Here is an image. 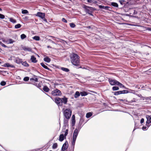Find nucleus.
I'll return each mask as SVG.
<instances>
[{
  "instance_id": "1",
  "label": "nucleus",
  "mask_w": 151,
  "mask_h": 151,
  "mask_svg": "<svg viewBox=\"0 0 151 151\" xmlns=\"http://www.w3.org/2000/svg\"><path fill=\"white\" fill-rule=\"evenodd\" d=\"M54 101L58 106L59 107V106H62L63 103L65 104H67L68 102V98L65 96L61 98L57 97L55 98Z\"/></svg>"
},
{
  "instance_id": "2",
  "label": "nucleus",
  "mask_w": 151,
  "mask_h": 151,
  "mask_svg": "<svg viewBox=\"0 0 151 151\" xmlns=\"http://www.w3.org/2000/svg\"><path fill=\"white\" fill-rule=\"evenodd\" d=\"M70 61L72 64L75 66L78 65L79 63V57L75 53H73L70 56Z\"/></svg>"
},
{
  "instance_id": "3",
  "label": "nucleus",
  "mask_w": 151,
  "mask_h": 151,
  "mask_svg": "<svg viewBox=\"0 0 151 151\" xmlns=\"http://www.w3.org/2000/svg\"><path fill=\"white\" fill-rule=\"evenodd\" d=\"M83 7L85 11L86 14H88L92 16H93L92 14L93 11L96 10V9L95 8L88 6L86 5H84Z\"/></svg>"
},
{
  "instance_id": "4",
  "label": "nucleus",
  "mask_w": 151,
  "mask_h": 151,
  "mask_svg": "<svg viewBox=\"0 0 151 151\" xmlns=\"http://www.w3.org/2000/svg\"><path fill=\"white\" fill-rule=\"evenodd\" d=\"M79 131L77 129H75L74 130L73 133L71 145H75L76 141Z\"/></svg>"
},
{
  "instance_id": "5",
  "label": "nucleus",
  "mask_w": 151,
  "mask_h": 151,
  "mask_svg": "<svg viewBox=\"0 0 151 151\" xmlns=\"http://www.w3.org/2000/svg\"><path fill=\"white\" fill-rule=\"evenodd\" d=\"M64 116L67 119H70L72 114V111L70 109H66L63 112Z\"/></svg>"
},
{
  "instance_id": "6",
  "label": "nucleus",
  "mask_w": 151,
  "mask_h": 151,
  "mask_svg": "<svg viewBox=\"0 0 151 151\" xmlns=\"http://www.w3.org/2000/svg\"><path fill=\"white\" fill-rule=\"evenodd\" d=\"M38 17H40L42 19V20L44 22H47V21L46 19L45 18V13L41 12H38Z\"/></svg>"
},
{
  "instance_id": "7",
  "label": "nucleus",
  "mask_w": 151,
  "mask_h": 151,
  "mask_svg": "<svg viewBox=\"0 0 151 151\" xmlns=\"http://www.w3.org/2000/svg\"><path fill=\"white\" fill-rule=\"evenodd\" d=\"M51 94L53 96H58L61 95L62 93L60 90L56 89L53 91L52 92Z\"/></svg>"
},
{
  "instance_id": "8",
  "label": "nucleus",
  "mask_w": 151,
  "mask_h": 151,
  "mask_svg": "<svg viewBox=\"0 0 151 151\" xmlns=\"http://www.w3.org/2000/svg\"><path fill=\"white\" fill-rule=\"evenodd\" d=\"M108 81L110 84L111 86L117 85V83L119 82L116 80L111 78H109Z\"/></svg>"
},
{
  "instance_id": "9",
  "label": "nucleus",
  "mask_w": 151,
  "mask_h": 151,
  "mask_svg": "<svg viewBox=\"0 0 151 151\" xmlns=\"http://www.w3.org/2000/svg\"><path fill=\"white\" fill-rule=\"evenodd\" d=\"M146 117L147 119V121L146 122V126L147 127H149L150 125H149L148 124L150 123H151V115H146Z\"/></svg>"
},
{
  "instance_id": "10",
  "label": "nucleus",
  "mask_w": 151,
  "mask_h": 151,
  "mask_svg": "<svg viewBox=\"0 0 151 151\" xmlns=\"http://www.w3.org/2000/svg\"><path fill=\"white\" fill-rule=\"evenodd\" d=\"M119 101H122L124 104H128L129 103H132L133 102H136L135 100H132L130 101H128L126 99H118Z\"/></svg>"
},
{
  "instance_id": "11",
  "label": "nucleus",
  "mask_w": 151,
  "mask_h": 151,
  "mask_svg": "<svg viewBox=\"0 0 151 151\" xmlns=\"http://www.w3.org/2000/svg\"><path fill=\"white\" fill-rule=\"evenodd\" d=\"M68 142L66 141V142L63 144L61 149V151H64L66 150L68 148Z\"/></svg>"
},
{
  "instance_id": "12",
  "label": "nucleus",
  "mask_w": 151,
  "mask_h": 151,
  "mask_svg": "<svg viewBox=\"0 0 151 151\" xmlns=\"http://www.w3.org/2000/svg\"><path fill=\"white\" fill-rule=\"evenodd\" d=\"M99 8L100 9H102L106 10H110V9H108L109 8H110V7L108 6H102L101 5H99L98 6Z\"/></svg>"
},
{
  "instance_id": "13",
  "label": "nucleus",
  "mask_w": 151,
  "mask_h": 151,
  "mask_svg": "<svg viewBox=\"0 0 151 151\" xmlns=\"http://www.w3.org/2000/svg\"><path fill=\"white\" fill-rule=\"evenodd\" d=\"M43 90L45 92H48L50 90L49 88L46 86H43Z\"/></svg>"
},
{
  "instance_id": "14",
  "label": "nucleus",
  "mask_w": 151,
  "mask_h": 151,
  "mask_svg": "<svg viewBox=\"0 0 151 151\" xmlns=\"http://www.w3.org/2000/svg\"><path fill=\"white\" fill-rule=\"evenodd\" d=\"M14 60L15 62L17 64H19L22 62V60L19 58L18 57L15 58Z\"/></svg>"
},
{
  "instance_id": "15",
  "label": "nucleus",
  "mask_w": 151,
  "mask_h": 151,
  "mask_svg": "<svg viewBox=\"0 0 151 151\" xmlns=\"http://www.w3.org/2000/svg\"><path fill=\"white\" fill-rule=\"evenodd\" d=\"M65 138L63 134H61L60 135L59 137V140L60 142L63 141Z\"/></svg>"
},
{
  "instance_id": "16",
  "label": "nucleus",
  "mask_w": 151,
  "mask_h": 151,
  "mask_svg": "<svg viewBox=\"0 0 151 151\" xmlns=\"http://www.w3.org/2000/svg\"><path fill=\"white\" fill-rule=\"evenodd\" d=\"M82 124L83 123L79 122L78 125L77 127V128L76 129H77L80 131L81 129L83 126V125H82Z\"/></svg>"
},
{
  "instance_id": "17",
  "label": "nucleus",
  "mask_w": 151,
  "mask_h": 151,
  "mask_svg": "<svg viewBox=\"0 0 151 151\" xmlns=\"http://www.w3.org/2000/svg\"><path fill=\"white\" fill-rule=\"evenodd\" d=\"M22 49L25 51H28L29 52L31 51V49L30 48L27 47H23Z\"/></svg>"
},
{
  "instance_id": "18",
  "label": "nucleus",
  "mask_w": 151,
  "mask_h": 151,
  "mask_svg": "<svg viewBox=\"0 0 151 151\" xmlns=\"http://www.w3.org/2000/svg\"><path fill=\"white\" fill-rule=\"evenodd\" d=\"M44 60L45 62L49 63L51 61V59L47 57L44 58Z\"/></svg>"
},
{
  "instance_id": "19",
  "label": "nucleus",
  "mask_w": 151,
  "mask_h": 151,
  "mask_svg": "<svg viewBox=\"0 0 151 151\" xmlns=\"http://www.w3.org/2000/svg\"><path fill=\"white\" fill-rule=\"evenodd\" d=\"M14 41L11 39H9L7 40L6 43L7 44H12L14 42Z\"/></svg>"
},
{
  "instance_id": "20",
  "label": "nucleus",
  "mask_w": 151,
  "mask_h": 151,
  "mask_svg": "<svg viewBox=\"0 0 151 151\" xmlns=\"http://www.w3.org/2000/svg\"><path fill=\"white\" fill-rule=\"evenodd\" d=\"M68 119H66L65 118H64L63 119V124L64 126L66 127L68 125Z\"/></svg>"
},
{
  "instance_id": "21",
  "label": "nucleus",
  "mask_w": 151,
  "mask_h": 151,
  "mask_svg": "<svg viewBox=\"0 0 151 151\" xmlns=\"http://www.w3.org/2000/svg\"><path fill=\"white\" fill-rule=\"evenodd\" d=\"M88 94L87 92L85 91L80 92V94L82 96H86Z\"/></svg>"
},
{
  "instance_id": "22",
  "label": "nucleus",
  "mask_w": 151,
  "mask_h": 151,
  "mask_svg": "<svg viewBox=\"0 0 151 151\" xmlns=\"http://www.w3.org/2000/svg\"><path fill=\"white\" fill-rule=\"evenodd\" d=\"M4 66L7 67H11L12 68H14V66L12 64H10L9 63H6L4 64Z\"/></svg>"
},
{
  "instance_id": "23",
  "label": "nucleus",
  "mask_w": 151,
  "mask_h": 151,
  "mask_svg": "<svg viewBox=\"0 0 151 151\" xmlns=\"http://www.w3.org/2000/svg\"><path fill=\"white\" fill-rule=\"evenodd\" d=\"M117 85L119 86L120 88H124L125 89H127V88L125 87V86L122 83L118 82L117 83Z\"/></svg>"
},
{
  "instance_id": "24",
  "label": "nucleus",
  "mask_w": 151,
  "mask_h": 151,
  "mask_svg": "<svg viewBox=\"0 0 151 151\" xmlns=\"http://www.w3.org/2000/svg\"><path fill=\"white\" fill-rule=\"evenodd\" d=\"M60 69L63 71L66 72H68L70 71L69 69L68 68H65L64 67H61Z\"/></svg>"
},
{
  "instance_id": "25",
  "label": "nucleus",
  "mask_w": 151,
  "mask_h": 151,
  "mask_svg": "<svg viewBox=\"0 0 151 151\" xmlns=\"http://www.w3.org/2000/svg\"><path fill=\"white\" fill-rule=\"evenodd\" d=\"M92 113L91 112L87 113L86 114V117L87 118H89L92 116Z\"/></svg>"
},
{
  "instance_id": "26",
  "label": "nucleus",
  "mask_w": 151,
  "mask_h": 151,
  "mask_svg": "<svg viewBox=\"0 0 151 151\" xmlns=\"http://www.w3.org/2000/svg\"><path fill=\"white\" fill-rule=\"evenodd\" d=\"M41 65L44 68H45V69H47L48 70H50V69L44 63H41Z\"/></svg>"
},
{
  "instance_id": "27",
  "label": "nucleus",
  "mask_w": 151,
  "mask_h": 151,
  "mask_svg": "<svg viewBox=\"0 0 151 151\" xmlns=\"http://www.w3.org/2000/svg\"><path fill=\"white\" fill-rule=\"evenodd\" d=\"M80 95H81L79 91H76L74 95V97L75 98H77L80 96Z\"/></svg>"
},
{
  "instance_id": "28",
  "label": "nucleus",
  "mask_w": 151,
  "mask_h": 151,
  "mask_svg": "<svg viewBox=\"0 0 151 151\" xmlns=\"http://www.w3.org/2000/svg\"><path fill=\"white\" fill-rule=\"evenodd\" d=\"M116 96L122 94L121 91H116L113 93Z\"/></svg>"
},
{
  "instance_id": "29",
  "label": "nucleus",
  "mask_w": 151,
  "mask_h": 151,
  "mask_svg": "<svg viewBox=\"0 0 151 151\" xmlns=\"http://www.w3.org/2000/svg\"><path fill=\"white\" fill-rule=\"evenodd\" d=\"M111 5L114 7H118V4L116 2H111Z\"/></svg>"
},
{
  "instance_id": "30",
  "label": "nucleus",
  "mask_w": 151,
  "mask_h": 151,
  "mask_svg": "<svg viewBox=\"0 0 151 151\" xmlns=\"http://www.w3.org/2000/svg\"><path fill=\"white\" fill-rule=\"evenodd\" d=\"M84 121V119L83 116H81L79 120V122L83 123Z\"/></svg>"
},
{
  "instance_id": "31",
  "label": "nucleus",
  "mask_w": 151,
  "mask_h": 151,
  "mask_svg": "<svg viewBox=\"0 0 151 151\" xmlns=\"http://www.w3.org/2000/svg\"><path fill=\"white\" fill-rule=\"evenodd\" d=\"M87 2L88 3H91L94 4L96 3L97 2L96 1L94 0H87Z\"/></svg>"
},
{
  "instance_id": "32",
  "label": "nucleus",
  "mask_w": 151,
  "mask_h": 151,
  "mask_svg": "<svg viewBox=\"0 0 151 151\" xmlns=\"http://www.w3.org/2000/svg\"><path fill=\"white\" fill-rule=\"evenodd\" d=\"M31 60L34 63L36 62V58L33 56H32L31 57Z\"/></svg>"
},
{
  "instance_id": "33",
  "label": "nucleus",
  "mask_w": 151,
  "mask_h": 151,
  "mask_svg": "<svg viewBox=\"0 0 151 151\" xmlns=\"http://www.w3.org/2000/svg\"><path fill=\"white\" fill-rule=\"evenodd\" d=\"M58 147V145L56 143H54L53 144L52 146V148L53 149H55Z\"/></svg>"
},
{
  "instance_id": "34",
  "label": "nucleus",
  "mask_w": 151,
  "mask_h": 151,
  "mask_svg": "<svg viewBox=\"0 0 151 151\" xmlns=\"http://www.w3.org/2000/svg\"><path fill=\"white\" fill-rule=\"evenodd\" d=\"M119 87L114 86L112 87V90L113 91H117L119 90Z\"/></svg>"
},
{
  "instance_id": "35",
  "label": "nucleus",
  "mask_w": 151,
  "mask_h": 151,
  "mask_svg": "<svg viewBox=\"0 0 151 151\" xmlns=\"http://www.w3.org/2000/svg\"><path fill=\"white\" fill-rule=\"evenodd\" d=\"M9 21L10 22L13 23H14L16 22V21L12 18H10Z\"/></svg>"
},
{
  "instance_id": "36",
  "label": "nucleus",
  "mask_w": 151,
  "mask_h": 151,
  "mask_svg": "<svg viewBox=\"0 0 151 151\" xmlns=\"http://www.w3.org/2000/svg\"><path fill=\"white\" fill-rule=\"evenodd\" d=\"M21 63H22V65H24L25 66L27 67L29 66V65L28 64V63L26 62H22V61Z\"/></svg>"
},
{
  "instance_id": "37",
  "label": "nucleus",
  "mask_w": 151,
  "mask_h": 151,
  "mask_svg": "<svg viewBox=\"0 0 151 151\" xmlns=\"http://www.w3.org/2000/svg\"><path fill=\"white\" fill-rule=\"evenodd\" d=\"M70 27L72 28H73L76 27V25L73 23H71L69 24Z\"/></svg>"
},
{
  "instance_id": "38",
  "label": "nucleus",
  "mask_w": 151,
  "mask_h": 151,
  "mask_svg": "<svg viewBox=\"0 0 151 151\" xmlns=\"http://www.w3.org/2000/svg\"><path fill=\"white\" fill-rule=\"evenodd\" d=\"M21 27V25L19 24H17L15 26V28L16 29L20 28Z\"/></svg>"
},
{
  "instance_id": "39",
  "label": "nucleus",
  "mask_w": 151,
  "mask_h": 151,
  "mask_svg": "<svg viewBox=\"0 0 151 151\" xmlns=\"http://www.w3.org/2000/svg\"><path fill=\"white\" fill-rule=\"evenodd\" d=\"M76 122V121L75 119H72V126L74 125Z\"/></svg>"
},
{
  "instance_id": "40",
  "label": "nucleus",
  "mask_w": 151,
  "mask_h": 151,
  "mask_svg": "<svg viewBox=\"0 0 151 151\" xmlns=\"http://www.w3.org/2000/svg\"><path fill=\"white\" fill-rule=\"evenodd\" d=\"M26 37V35L24 34H22L21 35V38L22 39H24Z\"/></svg>"
},
{
  "instance_id": "41",
  "label": "nucleus",
  "mask_w": 151,
  "mask_h": 151,
  "mask_svg": "<svg viewBox=\"0 0 151 151\" xmlns=\"http://www.w3.org/2000/svg\"><path fill=\"white\" fill-rule=\"evenodd\" d=\"M22 13L23 14H26L28 13V11L26 10H23L22 11Z\"/></svg>"
},
{
  "instance_id": "42",
  "label": "nucleus",
  "mask_w": 151,
  "mask_h": 151,
  "mask_svg": "<svg viewBox=\"0 0 151 151\" xmlns=\"http://www.w3.org/2000/svg\"><path fill=\"white\" fill-rule=\"evenodd\" d=\"M122 94H125L127 93V90H124L121 91Z\"/></svg>"
},
{
  "instance_id": "43",
  "label": "nucleus",
  "mask_w": 151,
  "mask_h": 151,
  "mask_svg": "<svg viewBox=\"0 0 151 151\" xmlns=\"http://www.w3.org/2000/svg\"><path fill=\"white\" fill-rule=\"evenodd\" d=\"M127 89H128V90H127V91L128 92H127V93H132L133 92V90H131V89H129L128 88H127Z\"/></svg>"
},
{
  "instance_id": "44",
  "label": "nucleus",
  "mask_w": 151,
  "mask_h": 151,
  "mask_svg": "<svg viewBox=\"0 0 151 151\" xmlns=\"http://www.w3.org/2000/svg\"><path fill=\"white\" fill-rule=\"evenodd\" d=\"M29 77H26L24 78L23 80L25 81H27L29 80Z\"/></svg>"
},
{
  "instance_id": "45",
  "label": "nucleus",
  "mask_w": 151,
  "mask_h": 151,
  "mask_svg": "<svg viewBox=\"0 0 151 151\" xmlns=\"http://www.w3.org/2000/svg\"><path fill=\"white\" fill-rule=\"evenodd\" d=\"M0 45L2 47H7L3 43L1 42H0Z\"/></svg>"
},
{
  "instance_id": "46",
  "label": "nucleus",
  "mask_w": 151,
  "mask_h": 151,
  "mask_svg": "<svg viewBox=\"0 0 151 151\" xmlns=\"http://www.w3.org/2000/svg\"><path fill=\"white\" fill-rule=\"evenodd\" d=\"M30 80H33L37 82V78H31Z\"/></svg>"
},
{
  "instance_id": "47",
  "label": "nucleus",
  "mask_w": 151,
  "mask_h": 151,
  "mask_svg": "<svg viewBox=\"0 0 151 151\" xmlns=\"http://www.w3.org/2000/svg\"><path fill=\"white\" fill-rule=\"evenodd\" d=\"M6 84V83L4 81H2L0 83L1 85L2 86H5Z\"/></svg>"
},
{
  "instance_id": "48",
  "label": "nucleus",
  "mask_w": 151,
  "mask_h": 151,
  "mask_svg": "<svg viewBox=\"0 0 151 151\" xmlns=\"http://www.w3.org/2000/svg\"><path fill=\"white\" fill-rule=\"evenodd\" d=\"M5 18L4 16L1 14H0V18L1 19H3Z\"/></svg>"
},
{
  "instance_id": "49",
  "label": "nucleus",
  "mask_w": 151,
  "mask_h": 151,
  "mask_svg": "<svg viewBox=\"0 0 151 151\" xmlns=\"http://www.w3.org/2000/svg\"><path fill=\"white\" fill-rule=\"evenodd\" d=\"M14 58H14V56H10V57L9 58V60H12Z\"/></svg>"
},
{
  "instance_id": "50",
  "label": "nucleus",
  "mask_w": 151,
  "mask_h": 151,
  "mask_svg": "<svg viewBox=\"0 0 151 151\" xmlns=\"http://www.w3.org/2000/svg\"><path fill=\"white\" fill-rule=\"evenodd\" d=\"M62 21L64 22H65V23H67V20L65 18H63L62 19Z\"/></svg>"
},
{
  "instance_id": "51",
  "label": "nucleus",
  "mask_w": 151,
  "mask_h": 151,
  "mask_svg": "<svg viewBox=\"0 0 151 151\" xmlns=\"http://www.w3.org/2000/svg\"><path fill=\"white\" fill-rule=\"evenodd\" d=\"M75 145H72V150H70V151H74V147H75Z\"/></svg>"
},
{
  "instance_id": "52",
  "label": "nucleus",
  "mask_w": 151,
  "mask_h": 151,
  "mask_svg": "<svg viewBox=\"0 0 151 151\" xmlns=\"http://www.w3.org/2000/svg\"><path fill=\"white\" fill-rule=\"evenodd\" d=\"M144 119L143 118H142L140 120V123L142 124L144 122Z\"/></svg>"
},
{
  "instance_id": "53",
  "label": "nucleus",
  "mask_w": 151,
  "mask_h": 151,
  "mask_svg": "<svg viewBox=\"0 0 151 151\" xmlns=\"http://www.w3.org/2000/svg\"><path fill=\"white\" fill-rule=\"evenodd\" d=\"M33 38L35 40H38V36H35L33 37Z\"/></svg>"
},
{
  "instance_id": "54",
  "label": "nucleus",
  "mask_w": 151,
  "mask_h": 151,
  "mask_svg": "<svg viewBox=\"0 0 151 151\" xmlns=\"http://www.w3.org/2000/svg\"><path fill=\"white\" fill-rule=\"evenodd\" d=\"M124 1V0H122V1H119V2H120V4L122 5H123L124 4V3H123V2Z\"/></svg>"
},
{
  "instance_id": "55",
  "label": "nucleus",
  "mask_w": 151,
  "mask_h": 151,
  "mask_svg": "<svg viewBox=\"0 0 151 151\" xmlns=\"http://www.w3.org/2000/svg\"><path fill=\"white\" fill-rule=\"evenodd\" d=\"M136 95L139 97L141 98L142 97V96L141 94H138L136 93Z\"/></svg>"
},
{
  "instance_id": "56",
  "label": "nucleus",
  "mask_w": 151,
  "mask_h": 151,
  "mask_svg": "<svg viewBox=\"0 0 151 151\" xmlns=\"http://www.w3.org/2000/svg\"><path fill=\"white\" fill-rule=\"evenodd\" d=\"M147 128V127L146 126H143L142 128L143 130H144L146 129Z\"/></svg>"
},
{
  "instance_id": "57",
  "label": "nucleus",
  "mask_w": 151,
  "mask_h": 151,
  "mask_svg": "<svg viewBox=\"0 0 151 151\" xmlns=\"http://www.w3.org/2000/svg\"><path fill=\"white\" fill-rule=\"evenodd\" d=\"M41 87V85L38 84V88H39L42 91H43L42 90L41 88H40Z\"/></svg>"
},
{
  "instance_id": "58",
  "label": "nucleus",
  "mask_w": 151,
  "mask_h": 151,
  "mask_svg": "<svg viewBox=\"0 0 151 151\" xmlns=\"http://www.w3.org/2000/svg\"><path fill=\"white\" fill-rule=\"evenodd\" d=\"M136 123H135V126L134 127L133 131H134L135 129H136L137 128H138V127H137L136 126Z\"/></svg>"
},
{
  "instance_id": "59",
  "label": "nucleus",
  "mask_w": 151,
  "mask_h": 151,
  "mask_svg": "<svg viewBox=\"0 0 151 151\" xmlns=\"http://www.w3.org/2000/svg\"><path fill=\"white\" fill-rule=\"evenodd\" d=\"M137 12L135 10H134V12L133 13V15H135L136 14H137Z\"/></svg>"
},
{
  "instance_id": "60",
  "label": "nucleus",
  "mask_w": 151,
  "mask_h": 151,
  "mask_svg": "<svg viewBox=\"0 0 151 151\" xmlns=\"http://www.w3.org/2000/svg\"><path fill=\"white\" fill-rule=\"evenodd\" d=\"M146 100H151V97H148L147 98Z\"/></svg>"
},
{
  "instance_id": "61",
  "label": "nucleus",
  "mask_w": 151,
  "mask_h": 151,
  "mask_svg": "<svg viewBox=\"0 0 151 151\" xmlns=\"http://www.w3.org/2000/svg\"><path fill=\"white\" fill-rule=\"evenodd\" d=\"M48 40L50 42H52V43H53V44H55V42L53 41H52V40H50V39H49Z\"/></svg>"
},
{
  "instance_id": "62",
  "label": "nucleus",
  "mask_w": 151,
  "mask_h": 151,
  "mask_svg": "<svg viewBox=\"0 0 151 151\" xmlns=\"http://www.w3.org/2000/svg\"><path fill=\"white\" fill-rule=\"evenodd\" d=\"M68 129H67L66 130L65 133H67L68 134Z\"/></svg>"
},
{
  "instance_id": "63",
  "label": "nucleus",
  "mask_w": 151,
  "mask_h": 151,
  "mask_svg": "<svg viewBox=\"0 0 151 151\" xmlns=\"http://www.w3.org/2000/svg\"><path fill=\"white\" fill-rule=\"evenodd\" d=\"M68 134L66 133H65L64 134V137H65V138H66V136Z\"/></svg>"
},
{
  "instance_id": "64",
  "label": "nucleus",
  "mask_w": 151,
  "mask_h": 151,
  "mask_svg": "<svg viewBox=\"0 0 151 151\" xmlns=\"http://www.w3.org/2000/svg\"><path fill=\"white\" fill-rule=\"evenodd\" d=\"M132 93L134 94H135V95L136 94L135 93V91L134 90H133V92Z\"/></svg>"
}]
</instances>
